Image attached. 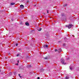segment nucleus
I'll return each mask as SVG.
<instances>
[{
	"instance_id": "9d476101",
	"label": "nucleus",
	"mask_w": 79,
	"mask_h": 79,
	"mask_svg": "<svg viewBox=\"0 0 79 79\" xmlns=\"http://www.w3.org/2000/svg\"><path fill=\"white\" fill-rule=\"evenodd\" d=\"M67 6V4H65L64 5V7L65 6Z\"/></svg>"
},
{
	"instance_id": "f8f14e48",
	"label": "nucleus",
	"mask_w": 79,
	"mask_h": 79,
	"mask_svg": "<svg viewBox=\"0 0 79 79\" xmlns=\"http://www.w3.org/2000/svg\"><path fill=\"white\" fill-rule=\"evenodd\" d=\"M66 79H69V77H66L65 78Z\"/></svg>"
},
{
	"instance_id": "2eb2a0df",
	"label": "nucleus",
	"mask_w": 79,
	"mask_h": 79,
	"mask_svg": "<svg viewBox=\"0 0 79 79\" xmlns=\"http://www.w3.org/2000/svg\"><path fill=\"white\" fill-rule=\"evenodd\" d=\"M19 76L20 77H22L20 76H21V75L20 74H19Z\"/></svg>"
},
{
	"instance_id": "72a5a7b5",
	"label": "nucleus",
	"mask_w": 79,
	"mask_h": 79,
	"mask_svg": "<svg viewBox=\"0 0 79 79\" xmlns=\"http://www.w3.org/2000/svg\"><path fill=\"white\" fill-rule=\"evenodd\" d=\"M58 42H59V43H60V41H59Z\"/></svg>"
},
{
	"instance_id": "0eeeda50",
	"label": "nucleus",
	"mask_w": 79,
	"mask_h": 79,
	"mask_svg": "<svg viewBox=\"0 0 79 79\" xmlns=\"http://www.w3.org/2000/svg\"><path fill=\"white\" fill-rule=\"evenodd\" d=\"M15 3H14L13 2L11 3V5H15Z\"/></svg>"
},
{
	"instance_id": "c85d7f7f",
	"label": "nucleus",
	"mask_w": 79,
	"mask_h": 79,
	"mask_svg": "<svg viewBox=\"0 0 79 79\" xmlns=\"http://www.w3.org/2000/svg\"><path fill=\"white\" fill-rule=\"evenodd\" d=\"M0 72H1V70L0 69Z\"/></svg>"
},
{
	"instance_id": "7ed1b4c3",
	"label": "nucleus",
	"mask_w": 79,
	"mask_h": 79,
	"mask_svg": "<svg viewBox=\"0 0 79 79\" xmlns=\"http://www.w3.org/2000/svg\"><path fill=\"white\" fill-rule=\"evenodd\" d=\"M20 8H21V9H23V8H24V5H21L20 6Z\"/></svg>"
},
{
	"instance_id": "4be33fe9",
	"label": "nucleus",
	"mask_w": 79,
	"mask_h": 79,
	"mask_svg": "<svg viewBox=\"0 0 79 79\" xmlns=\"http://www.w3.org/2000/svg\"><path fill=\"white\" fill-rule=\"evenodd\" d=\"M8 55H10V53L9 52V53H8Z\"/></svg>"
},
{
	"instance_id": "f03ea898",
	"label": "nucleus",
	"mask_w": 79,
	"mask_h": 79,
	"mask_svg": "<svg viewBox=\"0 0 79 79\" xmlns=\"http://www.w3.org/2000/svg\"><path fill=\"white\" fill-rule=\"evenodd\" d=\"M73 26V25H72V24H69V25H68V28L69 29H70Z\"/></svg>"
},
{
	"instance_id": "7c9ffc66",
	"label": "nucleus",
	"mask_w": 79,
	"mask_h": 79,
	"mask_svg": "<svg viewBox=\"0 0 79 79\" xmlns=\"http://www.w3.org/2000/svg\"><path fill=\"white\" fill-rule=\"evenodd\" d=\"M14 74H16V73H14Z\"/></svg>"
},
{
	"instance_id": "39448f33",
	"label": "nucleus",
	"mask_w": 79,
	"mask_h": 79,
	"mask_svg": "<svg viewBox=\"0 0 79 79\" xmlns=\"http://www.w3.org/2000/svg\"><path fill=\"white\" fill-rule=\"evenodd\" d=\"M37 30L38 31H40L42 30V28H37Z\"/></svg>"
},
{
	"instance_id": "c756f323",
	"label": "nucleus",
	"mask_w": 79,
	"mask_h": 79,
	"mask_svg": "<svg viewBox=\"0 0 79 79\" xmlns=\"http://www.w3.org/2000/svg\"><path fill=\"white\" fill-rule=\"evenodd\" d=\"M11 73H10V74H11Z\"/></svg>"
},
{
	"instance_id": "9b49d317",
	"label": "nucleus",
	"mask_w": 79,
	"mask_h": 79,
	"mask_svg": "<svg viewBox=\"0 0 79 79\" xmlns=\"http://www.w3.org/2000/svg\"><path fill=\"white\" fill-rule=\"evenodd\" d=\"M27 68H31V65H28L27 66Z\"/></svg>"
},
{
	"instance_id": "dca6fc26",
	"label": "nucleus",
	"mask_w": 79,
	"mask_h": 79,
	"mask_svg": "<svg viewBox=\"0 0 79 79\" xmlns=\"http://www.w3.org/2000/svg\"><path fill=\"white\" fill-rule=\"evenodd\" d=\"M40 70H41V71H44V70L43 69H41Z\"/></svg>"
},
{
	"instance_id": "5701e85b",
	"label": "nucleus",
	"mask_w": 79,
	"mask_h": 79,
	"mask_svg": "<svg viewBox=\"0 0 79 79\" xmlns=\"http://www.w3.org/2000/svg\"><path fill=\"white\" fill-rule=\"evenodd\" d=\"M29 1H27V3H29Z\"/></svg>"
},
{
	"instance_id": "bb28decb",
	"label": "nucleus",
	"mask_w": 79,
	"mask_h": 79,
	"mask_svg": "<svg viewBox=\"0 0 79 79\" xmlns=\"http://www.w3.org/2000/svg\"><path fill=\"white\" fill-rule=\"evenodd\" d=\"M40 79V77H38L37 78V79Z\"/></svg>"
},
{
	"instance_id": "a211bd4d",
	"label": "nucleus",
	"mask_w": 79,
	"mask_h": 79,
	"mask_svg": "<svg viewBox=\"0 0 79 79\" xmlns=\"http://www.w3.org/2000/svg\"><path fill=\"white\" fill-rule=\"evenodd\" d=\"M7 59V57H5L4 59V60H6V59Z\"/></svg>"
},
{
	"instance_id": "473e14b6",
	"label": "nucleus",
	"mask_w": 79,
	"mask_h": 79,
	"mask_svg": "<svg viewBox=\"0 0 79 79\" xmlns=\"http://www.w3.org/2000/svg\"><path fill=\"white\" fill-rule=\"evenodd\" d=\"M18 63H19V60H18Z\"/></svg>"
},
{
	"instance_id": "1a4fd4ad",
	"label": "nucleus",
	"mask_w": 79,
	"mask_h": 79,
	"mask_svg": "<svg viewBox=\"0 0 79 79\" xmlns=\"http://www.w3.org/2000/svg\"><path fill=\"white\" fill-rule=\"evenodd\" d=\"M44 59H45V60H47L48 59V57H44Z\"/></svg>"
},
{
	"instance_id": "cd10ccee",
	"label": "nucleus",
	"mask_w": 79,
	"mask_h": 79,
	"mask_svg": "<svg viewBox=\"0 0 79 79\" xmlns=\"http://www.w3.org/2000/svg\"><path fill=\"white\" fill-rule=\"evenodd\" d=\"M66 27H68V25H66Z\"/></svg>"
},
{
	"instance_id": "2f4dec72",
	"label": "nucleus",
	"mask_w": 79,
	"mask_h": 79,
	"mask_svg": "<svg viewBox=\"0 0 79 79\" xmlns=\"http://www.w3.org/2000/svg\"><path fill=\"white\" fill-rule=\"evenodd\" d=\"M36 6V5H35L34 6Z\"/></svg>"
},
{
	"instance_id": "a878e982",
	"label": "nucleus",
	"mask_w": 79,
	"mask_h": 79,
	"mask_svg": "<svg viewBox=\"0 0 79 79\" xmlns=\"http://www.w3.org/2000/svg\"><path fill=\"white\" fill-rule=\"evenodd\" d=\"M16 65H18V63L16 64Z\"/></svg>"
},
{
	"instance_id": "f257e3e1",
	"label": "nucleus",
	"mask_w": 79,
	"mask_h": 79,
	"mask_svg": "<svg viewBox=\"0 0 79 79\" xmlns=\"http://www.w3.org/2000/svg\"><path fill=\"white\" fill-rule=\"evenodd\" d=\"M61 62L63 64H66V63L64 62V60L63 59L61 60Z\"/></svg>"
},
{
	"instance_id": "6e6552de",
	"label": "nucleus",
	"mask_w": 79,
	"mask_h": 79,
	"mask_svg": "<svg viewBox=\"0 0 79 79\" xmlns=\"http://www.w3.org/2000/svg\"><path fill=\"white\" fill-rule=\"evenodd\" d=\"M55 52H58L59 53H60V51H58L56 49L55 50Z\"/></svg>"
},
{
	"instance_id": "f3484780",
	"label": "nucleus",
	"mask_w": 79,
	"mask_h": 79,
	"mask_svg": "<svg viewBox=\"0 0 79 79\" xmlns=\"http://www.w3.org/2000/svg\"><path fill=\"white\" fill-rule=\"evenodd\" d=\"M59 50H60V52H61V49H59Z\"/></svg>"
},
{
	"instance_id": "423d86ee",
	"label": "nucleus",
	"mask_w": 79,
	"mask_h": 79,
	"mask_svg": "<svg viewBox=\"0 0 79 79\" xmlns=\"http://www.w3.org/2000/svg\"><path fill=\"white\" fill-rule=\"evenodd\" d=\"M48 47V45H45L44 46V48H47Z\"/></svg>"
},
{
	"instance_id": "ddd939ff",
	"label": "nucleus",
	"mask_w": 79,
	"mask_h": 79,
	"mask_svg": "<svg viewBox=\"0 0 79 79\" xmlns=\"http://www.w3.org/2000/svg\"><path fill=\"white\" fill-rule=\"evenodd\" d=\"M65 45H66V44H63V47H64Z\"/></svg>"
},
{
	"instance_id": "4468645a",
	"label": "nucleus",
	"mask_w": 79,
	"mask_h": 79,
	"mask_svg": "<svg viewBox=\"0 0 79 79\" xmlns=\"http://www.w3.org/2000/svg\"><path fill=\"white\" fill-rule=\"evenodd\" d=\"M62 16H64V14H62Z\"/></svg>"
},
{
	"instance_id": "6ab92c4d",
	"label": "nucleus",
	"mask_w": 79,
	"mask_h": 79,
	"mask_svg": "<svg viewBox=\"0 0 79 79\" xmlns=\"http://www.w3.org/2000/svg\"><path fill=\"white\" fill-rule=\"evenodd\" d=\"M70 69H71V70H72L73 69V68H72L71 67H70Z\"/></svg>"
},
{
	"instance_id": "b1692460",
	"label": "nucleus",
	"mask_w": 79,
	"mask_h": 79,
	"mask_svg": "<svg viewBox=\"0 0 79 79\" xmlns=\"http://www.w3.org/2000/svg\"><path fill=\"white\" fill-rule=\"evenodd\" d=\"M47 13H48V10H47Z\"/></svg>"
},
{
	"instance_id": "20e7f679",
	"label": "nucleus",
	"mask_w": 79,
	"mask_h": 79,
	"mask_svg": "<svg viewBox=\"0 0 79 79\" xmlns=\"http://www.w3.org/2000/svg\"><path fill=\"white\" fill-rule=\"evenodd\" d=\"M25 24L26 26H29V22H26Z\"/></svg>"
},
{
	"instance_id": "412c9836",
	"label": "nucleus",
	"mask_w": 79,
	"mask_h": 79,
	"mask_svg": "<svg viewBox=\"0 0 79 79\" xmlns=\"http://www.w3.org/2000/svg\"><path fill=\"white\" fill-rule=\"evenodd\" d=\"M19 54H17V56H19Z\"/></svg>"
},
{
	"instance_id": "aec40b11",
	"label": "nucleus",
	"mask_w": 79,
	"mask_h": 79,
	"mask_svg": "<svg viewBox=\"0 0 79 79\" xmlns=\"http://www.w3.org/2000/svg\"><path fill=\"white\" fill-rule=\"evenodd\" d=\"M18 43H17L16 44V46H18Z\"/></svg>"
},
{
	"instance_id": "393cba45",
	"label": "nucleus",
	"mask_w": 79,
	"mask_h": 79,
	"mask_svg": "<svg viewBox=\"0 0 79 79\" xmlns=\"http://www.w3.org/2000/svg\"><path fill=\"white\" fill-rule=\"evenodd\" d=\"M19 51H20L21 49L19 48Z\"/></svg>"
}]
</instances>
